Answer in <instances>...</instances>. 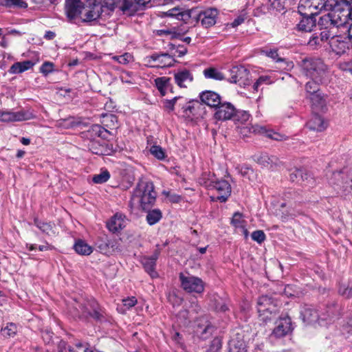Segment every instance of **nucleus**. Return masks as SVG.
Masks as SVG:
<instances>
[{
  "mask_svg": "<svg viewBox=\"0 0 352 352\" xmlns=\"http://www.w3.org/2000/svg\"><path fill=\"white\" fill-rule=\"evenodd\" d=\"M34 225L43 233L52 236L55 234L54 225L51 223L45 222L38 219H34Z\"/></svg>",
  "mask_w": 352,
  "mask_h": 352,
  "instance_id": "obj_34",
  "label": "nucleus"
},
{
  "mask_svg": "<svg viewBox=\"0 0 352 352\" xmlns=\"http://www.w3.org/2000/svg\"><path fill=\"white\" fill-rule=\"evenodd\" d=\"M230 77L229 78V82L231 83L245 84L244 78L248 76V71L243 66H235L233 67L230 70Z\"/></svg>",
  "mask_w": 352,
  "mask_h": 352,
  "instance_id": "obj_24",
  "label": "nucleus"
},
{
  "mask_svg": "<svg viewBox=\"0 0 352 352\" xmlns=\"http://www.w3.org/2000/svg\"><path fill=\"white\" fill-rule=\"evenodd\" d=\"M168 302L173 306V307H179L182 305L184 299L183 298L176 294L175 292H171L168 296Z\"/></svg>",
  "mask_w": 352,
  "mask_h": 352,
  "instance_id": "obj_45",
  "label": "nucleus"
},
{
  "mask_svg": "<svg viewBox=\"0 0 352 352\" xmlns=\"http://www.w3.org/2000/svg\"><path fill=\"white\" fill-rule=\"evenodd\" d=\"M197 104L198 105V103L197 102H186L185 105H183L182 104H179V106L182 107V108L184 110V112L188 116H190V114L192 116H194L195 113H194V109H195V105Z\"/></svg>",
  "mask_w": 352,
  "mask_h": 352,
  "instance_id": "obj_50",
  "label": "nucleus"
},
{
  "mask_svg": "<svg viewBox=\"0 0 352 352\" xmlns=\"http://www.w3.org/2000/svg\"><path fill=\"white\" fill-rule=\"evenodd\" d=\"M326 6L325 0H300L298 9L301 16H315Z\"/></svg>",
  "mask_w": 352,
  "mask_h": 352,
  "instance_id": "obj_8",
  "label": "nucleus"
},
{
  "mask_svg": "<svg viewBox=\"0 0 352 352\" xmlns=\"http://www.w3.org/2000/svg\"><path fill=\"white\" fill-rule=\"evenodd\" d=\"M163 193L170 202L178 203L181 199V197L179 195L171 193L170 191L164 190Z\"/></svg>",
  "mask_w": 352,
  "mask_h": 352,
  "instance_id": "obj_58",
  "label": "nucleus"
},
{
  "mask_svg": "<svg viewBox=\"0 0 352 352\" xmlns=\"http://www.w3.org/2000/svg\"><path fill=\"white\" fill-rule=\"evenodd\" d=\"M149 151L151 155L159 160H163L166 157L164 150L157 145L151 146Z\"/></svg>",
  "mask_w": 352,
  "mask_h": 352,
  "instance_id": "obj_40",
  "label": "nucleus"
},
{
  "mask_svg": "<svg viewBox=\"0 0 352 352\" xmlns=\"http://www.w3.org/2000/svg\"><path fill=\"white\" fill-rule=\"evenodd\" d=\"M179 280L182 289L190 294H202L205 289V283L201 278L190 274H179Z\"/></svg>",
  "mask_w": 352,
  "mask_h": 352,
  "instance_id": "obj_7",
  "label": "nucleus"
},
{
  "mask_svg": "<svg viewBox=\"0 0 352 352\" xmlns=\"http://www.w3.org/2000/svg\"><path fill=\"white\" fill-rule=\"evenodd\" d=\"M113 58L120 64L126 65L133 60V56L129 53H124L120 56H115Z\"/></svg>",
  "mask_w": 352,
  "mask_h": 352,
  "instance_id": "obj_51",
  "label": "nucleus"
},
{
  "mask_svg": "<svg viewBox=\"0 0 352 352\" xmlns=\"http://www.w3.org/2000/svg\"><path fill=\"white\" fill-rule=\"evenodd\" d=\"M200 99L202 102L213 108L214 109L221 102L220 95L213 91H205L200 94Z\"/></svg>",
  "mask_w": 352,
  "mask_h": 352,
  "instance_id": "obj_23",
  "label": "nucleus"
},
{
  "mask_svg": "<svg viewBox=\"0 0 352 352\" xmlns=\"http://www.w3.org/2000/svg\"><path fill=\"white\" fill-rule=\"evenodd\" d=\"M34 65L35 63L31 60L16 62L10 67L9 72L13 74H21L31 69Z\"/></svg>",
  "mask_w": 352,
  "mask_h": 352,
  "instance_id": "obj_30",
  "label": "nucleus"
},
{
  "mask_svg": "<svg viewBox=\"0 0 352 352\" xmlns=\"http://www.w3.org/2000/svg\"><path fill=\"white\" fill-rule=\"evenodd\" d=\"M263 53L265 54L267 56L273 58L274 60H276L277 62L281 61L284 62L285 61L283 58H278V53L276 50H265L263 51Z\"/></svg>",
  "mask_w": 352,
  "mask_h": 352,
  "instance_id": "obj_61",
  "label": "nucleus"
},
{
  "mask_svg": "<svg viewBox=\"0 0 352 352\" xmlns=\"http://www.w3.org/2000/svg\"><path fill=\"white\" fill-rule=\"evenodd\" d=\"M74 248L76 252L80 255L88 256L93 252V248L81 239L75 242Z\"/></svg>",
  "mask_w": 352,
  "mask_h": 352,
  "instance_id": "obj_32",
  "label": "nucleus"
},
{
  "mask_svg": "<svg viewBox=\"0 0 352 352\" xmlns=\"http://www.w3.org/2000/svg\"><path fill=\"white\" fill-rule=\"evenodd\" d=\"M236 113V108L229 102H221L214 109V118L218 121H226L233 118Z\"/></svg>",
  "mask_w": 352,
  "mask_h": 352,
  "instance_id": "obj_15",
  "label": "nucleus"
},
{
  "mask_svg": "<svg viewBox=\"0 0 352 352\" xmlns=\"http://www.w3.org/2000/svg\"><path fill=\"white\" fill-rule=\"evenodd\" d=\"M322 82V81L311 79V80L306 83L305 89L307 94V97L320 91L318 84Z\"/></svg>",
  "mask_w": 352,
  "mask_h": 352,
  "instance_id": "obj_39",
  "label": "nucleus"
},
{
  "mask_svg": "<svg viewBox=\"0 0 352 352\" xmlns=\"http://www.w3.org/2000/svg\"><path fill=\"white\" fill-rule=\"evenodd\" d=\"M107 12V7H104L100 3L94 4L92 6L85 8L83 15L80 16V19L82 22L85 23L105 19Z\"/></svg>",
  "mask_w": 352,
  "mask_h": 352,
  "instance_id": "obj_9",
  "label": "nucleus"
},
{
  "mask_svg": "<svg viewBox=\"0 0 352 352\" xmlns=\"http://www.w3.org/2000/svg\"><path fill=\"white\" fill-rule=\"evenodd\" d=\"M128 219L124 214L116 213L107 223V228L113 232H118L126 227Z\"/></svg>",
  "mask_w": 352,
  "mask_h": 352,
  "instance_id": "obj_22",
  "label": "nucleus"
},
{
  "mask_svg": "<svg viewBox=\"0 0 352 352\" xmlns=\"http://www.w3.org/2000/svg\"><path fill=\"white\" fill-rule=\"evenodd\" d=\"M176 84L180 87H187L193 80L192 73L187 69L179 70L174 75Z\"/></svg>",
  "mask_w": 352,
  "mask_h": 352,
  "instance_id": "obj_27",
  "label": "nucleus"
},
{
  "mask_svg": "<svg viewBox=\"0 0 352 352\" xmlns=\"http://www.w3.org/2000/svg\"><path fill=\"white\" fill-rule=\"evenodd\" d=\"M272 82L270 78L267 76H262L258 78L256 82L253 85V88L255 91H258L259 87L263 84H270Z\"/></svg>",
  "mask_w": 352,
  "mask_h": 352,
  "instance_id": "obj_54",
  "label": "nucleus"
},
{
  "mask_svg": "<svg viewBox=\"0 0 352 352\" xmlns=\"http://www.w3.org/2000/svg\"><path fill=\"white\" fill-rule=\"evenodd\" d=\"M190 305L189 306L190 311L184 310L180 312V315H182L184 318H187L189 312H193L197 314L201 310V307L198 304L197 300L195 298L192 299L190 302Z\"/></svg>",
  "mask_w": 352,
  "mask_h": 352,
  "instance_id": "obj_41",
  "label": "nucleus"
},
{
  "mask_svg": "<svg viewBox=\"0 0 352 352\" xmlns=\"http://www.w3.org/2000/svg\"><path fill=\"white\" fill-rule=\"evenodd\" d=\"M91 131L95 135H97L98 137L102 136V133L104 132H107V130L99 124H94L91 126Z\"/></svg>",
  "mask_w": 352,
  "mask_h": 352,
  "instance_id": "obj_62",
  "label": "nucleus"
},
{
  "mask_svg": "<svg viewBox=\"0 0 352 352\" xmlns=\"http://www.w3.org/2000/svg\"><path fill=\"white\" fill-rule=\"evenodd\" d=\"M159 253L155 252L151 256H144L142 258V263L146 272L152 277L155 278L157 276V273L155 270L156 261L158 258Z\"/></svg>",
  "mask_w": 352,
  "mask_h": 352,
  "instance_id": "obj_28",
  "label": "nucleus"
},
{
  "mask_svg": "<svg viewBox=\"0 0 352 352\" xmlns=\"http://www.w3.org/2000/svg\"><path fill=\"white\" fill-rule=\"evenodd\" d=\"M35 116L30 110L12 111L10 110L0 111V122H21L33 119Z\"/></svg>",
  "mask_w": 352,
  "mask_h": 352,
  "instance_id": "obj_10",
  "label": "nucleus"
},
{
  "mask_svg": "<svg viewBox=\"0 0 352 352\" xmlns=\"http://www.w3.org/2000/svg\"><path fill=\"white\" fill-rule=\"evenodd\" d=\"M203 73L206 78L213 79L216 80H222L224 79V75L223 73L214 67L205 69Z\"/></svg>",
  "mask_w": 352,
  "mask_h": 352,
  "instance_id": "obj_36",
  "label": "nucleus"
},
{
  "mask_svg": "<svg viewBox=\"0 0 352 352\" xmlns=\"http://www.w3.org/2000/svg\"><path fill=\"white\" fill-rule=\"evenodd\" d=\"M57 126L64 129H69L74 126L73 122L70 119H65L59 120Z\"/></svg>",
  "mask_w": 352,
  "mask_h": 352,
  "instance_id": "obj_64",
  "label": "nucleus"
},
{
  "mask_svg": "<svg viewBox=\"0 0 352 352\" xmlns=\"http://www.w3.org/2000/svg\"><path fill=\"white\" fill-rule=\"evenodd\" d=\"M219 11L216 8H207L199 12L197 21L206 28L213 26L216 22Z\"/></svg>",
  "mask_w": 352,
  "mask_h": 352,
  "instance_id": "obj_18",
  "label": "nucleus"
},
{
  "mask_svg": "<svg viewBox=\"0 0 352 352\" xmlns=\"http://www.w3.org/2000/svg\"><path fill=\"white\" fill-rule=\"evenodd\" d=\"M1 331L3 336L13 337L17 332V327L14 323H8Z\"/></svg>",
  "mask_w": 352,
  "mask_h": 352,
  "instance_id": "obj_47",
  "label": "nucleus"
},
{
  "mask_svg": "<svg viewBox=\"0 0 352 352\" xmlns=\"http://www.w3.org/2000/svg\"><path fill=\"white\" fill-rule=\"evenodd\" d=\"M170 78L166 76L157 78L155 80V86L162 96H165L166 94L167 89H169L170 86Z\"/></svg>",
  "mask_w": 352,
  "mask_h": 352,
  "instance_id": "obj_35",
  "label": "nucleus"
},
{
  "mask_svg": "<svg viewBox=\"0 0 352 352\" xmlns=\"http://www.w3.org/2000/svg\"><path fill=\"white\" fill-rule=\"evenodd\" d=\"M182 97H175L172 100H166L164 102V108L169 111H172L174 109L175 105L177 104L178 100H182Z\"/></svg>",
  "mask_w": 352,
  "mask_h": 352,
  "instance_id": "obj_53",
  "label": "nucleus"
},
{
  "mask_svg": "<svg viewBox=\"0 0 352 352\" xmlns=\"http://www.w3.org/2000/svg\"><path fill=\"white\" fill-rule=\"evenodd\" d=\"M120 79L122 82L127 83V84H133V78L131 76L130 73L128 72H124L121 74L120 75Z\"/></svg>",
  "mask_w": 352,
  "mask_h": 352,
  "instance_id": "obj_63",
  "label": "nucleus"
},
{
  "mask_svg": "<svg viewBox=\"0 0 352 352\" xmlns=\"http://www.w3.org/2000/svg\"><path fill=\"white\" fill-rule=\"evenodd\" d=\"M199 183L210 190H216L218 193L216 199L221 202L226 201L231 195L230 184L225 179L215 181L210 177V175L207 178L206 175H203L199 179Z\"/></svg>",
  "mask_w": 352,
  "mask_h": 352,
  "instance_id": "obj_4",
  "label": "nucleus"
},
{
  "mask_svg": "<svg viewBox=\"0 0 352 352\" xmlns=\"http://www.w3.org/2000/svg\"><path fill=\"white\" fill-rule=\"evenodd\" d=\"M338 30H335V33L329 38V43L333 52L338 55H342L349 50L352 44L346 37L338 35Z\"/></svg>",
  "mask_w": 352,
  "mask_h": 352,
  "instance_id": "obj_11",
  "label": "nucleus"
},
{
  "mask_svg": "<svg viewBox=\"0 0 352 352\" xmlns=\"http://www.w3.org/2000/svg\"><path fill=\"white\" fill-rule=\"evenodd\" d=\"M162 214L160 210L155 209L148 211L146 215V221L151 226L157 223L161 219Z\"/></svg>",
  "mask_w": 352,
  "mask_h": 352,
  "instance_id": "obj_38",
  "label": "nucleus"
},
{
  "mask_svg": "<svg viewBox=\"0 0 352 352\" xmlns=\"http://www.w3.org/2000/svg\"><path fill=\"white\" fill-rule=\"evenodd\" d=\"M232 224L236 228H241L245 226V221L242 217V214L239 212H235L232 217Z\"/></svg>",
  "mask_w": 352,
  "mask_h": 352,
  "instance_id": "obj_46",
  "label": "nucleus"
},
{
  "mask_svg": "<svg viewBox=\"0 0 352 352\" xmlns=\"http://www.w3.org/2000/svg\"><path fill=\"white\" fill-rule=\"evenodd\" d=\"M252 239L257 243H261L265 240V234L262 230H256L252 232Z\"/></svg>",
  "mask_w": 352,
  "mask_h": 352,
  "instance_id": "obj_55",
  "label": "nucleus"
},
{
  "mask_svg": "<svg viewBox=\"0 0 352 352\" xmlns=\"http://www.w3.org/2000/svg\"><path fill=\"white\" fill-rule=\"evenodd\" d=\"M82 313L85 316H89L96 320H100L103 317L102 309L94 300L87 302L85 305L82 306Z\"/></svg>",
  "mask_w": 352,
  "mask_h": 352,
  "instance_id": "obj_20",
  "label": "nucleus"
},
{
  "mask_svg": "<svg viewBox=\"0 0 352 352\" xmlns=\"http://www.w3.org/2000/svg\"><path fill=\"white\" fill-rule=\"evenodd\" d=\"M110 177V174L108 170H102L99 174L95 175L93 177V182L95 184H102L106 182Z\"/></svg>",
  "mask_w": 352,
  "mask_h": 352,
  "instance_id": "obj_44",
  "label": "nucleus"
},
{
  "mask_svg": "<svg viewBox=\"0 0 352 352\" xmlns=\"http://www.w3.org/2000/svg\"><path fill=\"white\" fill-rule=\"evenodd\" d=\"M229 352H247L246 344L243 336L237 333L231 338L228 344Z\"/></svg>",
  "mask_w": 352,
  "mask_h": 352,
  "instance_id": "obj_25",
  "label": "nucleus"
},
{
  "mask_svg": "<svg viewBox=\"0 0 352 352\" xmlns=\"http://www.w3.org/2000/svg\"><path fill=\"white\" fill-rule=\"evenodd\" d=\"M300 313L303 322L308 324L316 321H319L320 323V321L327 320L328 319L331 320L333 318L331 314H328L327 317L323 314L319 315L311 305H305L301 307Z\"/></svg>",
  "mask_w": 352,
  "mask_h": 352,
  "instance_id": "obj_12",
  "label": "nucleus"
},
{
  "mask_svg": "<svg viewBox=\"0 0 352 352\" xmlns=\"http://www.w3.org/2000/svg\"><path fill=\"white\" fill-rule=\"evenodd\" d=\"M138 302L135 297H129L122 300V305H118L117 309L119 312L124 314L131 307H134Z\"/></svg>",
  "mask_w": 352,
  "mask_h": 352,
  "instance_id": "obj_37",
  "label": "nucleus"
},
{
  "mask_svg": "<svg viewBox=\"0 0 352 352\" xmlns=\"http://www.w3.org/2000/svg\"><path fill=\"white\" fill-rule=\"evenodd\" d=\"M54 64L50 62H45L40 68V72L45 76H47L53 71Z\"/></svg>",
  "mask_w": 352,
  "mask_h": 352,
  "instance_id": "obj_56",
  "label": "nucleus"
},
{
  "mask_svg": "<svg viewBox=\"0 0 352 352\" xmlns=\"http://www.w3.org/2000/svg\"><path fill=\"white\" fill-rule=\"evenodd\" d=\"M151 0H124V6L123 10H129L135 4L138 5H145L146 3H148Z\"/></svg>",
  "mask_w": 352,
  "mask_h": 352,
  "instance_id": "obj_49",
  "label": "nucleus"
},
{
  "mask_svg": "<svg viewBox=\"0 0 352 352\" xmlns=\"http://www.w3.org/2000/svg\"><path fill=\"white\" fill-rule=\"evenodd\" d=\"M146 64L152 67H166L173 65V58L168 54H153L145 58Z\"/></svg>",
  "mask_w": 352,
  "mask_h": 352,
  "instance_id": "obj_16",
  "label": "nucleus"
},
{
  "mask_svg": "<svg viewBox=\"0 0 352 352\" xmlns=\"http://www.w3.org/2000/svg\"><path fill=\"white\" fill-rule=\"evenodd\" d=\"M311 102L312 108L314 110H322L326 106L325 96L320 91L308 96Z\"/></svg>",
  "mask_w": 352,
  "mask_h": 352,
  "instance_id": "obj_29",
  "label": "nucleus"
},
{
  "mask_svg": "<svg viewBox=\"0 0 352 352\" xmlns=\"http://www.w3.org/2000/svg\"><path fill=\"white\" fill-rule=\"evenodd\" d=\"M302 18L298 24V29L300 31L311 32L316 26V19L314 16H302Z\"/></svg>",
  "mask_w": 352,
  "mask_h": 352,
  "instance_id": "obj_31",
  "label": "nucleus"
},
{
  "mask_svg": "<svg viewBox=\"0 0 352 352\" xmlns=\"http://www.w3.org/2000/svg\"><path fill=\"white\" fill-rule=\"evenodd\" d=\"M85 6L80 0H66L65 12L69 21L76 22L83 15Z\"/></svg>",
  "mask_w": 352,
  "mask_h": 352,
  "instance_id": "obj_14",
  "label": "nucleus"
},
{
  "mask_svg": "<svg viewBox=\"0 0 352 352\" xmlns=\"http://www.w3.org/2000/svg\"><path fill=\"white\" fill-rule=\"evenodd\" d=\"M248 131L254 133L265 134L267 138L277 141H283L287 139L286 135L284 134H281L272 129H267L265 126L257 124L252 126L251 128H248L247 126L241 128L240 133L243 135H247L246 132Z\"/></svg>",
  "mask_w": 352,
  "mask_h": 352,
  "instance_id": "obj_13",
  "label": "nucleus"
},
{
  "mask_svg": "<svg viewBox=\"0 0 352 352\" xmlns=\"http://www.w3.org/2000/svg\"><path fill=\"white\" fill-rule=\"evenodd\" d=\"M233 118L236 122H240L241 124H245L250 120V115L245 111H237L236 109V113H234Z\"/></svg>",
  "mask_w": 352,
  "mask_h": 352,
  "instance_id": "obj_42",
  "label": "nucleus"
},
{
  "mask_svg": "<svg viewBox=\"0 0 352 352\" xmlns=\"http://www.w3.org/2000/svg\"><path fill=\"white\" fill-rule=\"evenodd\" d=\"M214 327L208 321V318L203 316L197 321L196 333L202 339L208 338L212 333Z\"/></svg>",
  "mask_w": 352,
  "mask_h": 352,
  "instance_id": "obj_21",
  "label": "nucleus"
},
{
  "mask_svg": "<svg viewBox=\"0 0 352 352\" xmlns=\"http://www.w3.org/2000/svg\"><path fill=\"white\" fill-rule=\"evenodd\" d=\"M320 27L321 30L320 34H314L309 40L308 44L311 47H316L321 46L324 42L329 41L331 36L335 33V31H333L331 28Z\"/></svg>",
  "mask_w": 352,
  "mask_h": 352,
  "instance_id": "obj_19",
  "label": "nucleus"
},
{
  "mask_svg": "<svg viewBox=\"0 0 352 352\" xmlns=\"http://www.w3.org/2000/svg\"><path fill=\"white\" fill-rule=\"evenodd\" d=\"M307 126L310 130L321 132L327 129V122L319 114L314 113L307 122Z\"/></svg>",
  "mask_w": 352,
  "mask_h": 352,
  "instance_id": "obj_26",
  "label": "nucleus"
},
{
  "mask_svg": "<svg viewBox=\"0 0 352 352\" xmlns=\"http://www.w3.org/2000/svg\"><path fill=\"white\" fill-rule=\"evenodd\" d=\"M168 17L174 18L179 21H185L189 18V14L179 8H172L164 13Z\"/></svg>",
  "mask_w": 352,
  "mask_h": 352,
  "instance_id": "obj_33",
  "label": "nucleus"
},
{
  "mask_svg": "<svg viewBox=\"0 0 352 352\" xmlns=\"http://www.w3.org/2000/svg\"><path fill=\"white\" fill-rule=\"evenodd\" d=\"M222 346L221 340L219 338H214L210 343L208 352H218Z\"/></svg>",
  "mask_w": 352,
  "mask_h": 352,
  "instance_id": "obj_52",
  "label": "nucleus"
},
{
  "mask_svg": "<svg viewBox=\"0 0 352 352\" xmlns=\"http://www.w3.org/2000/svg\"><path fill=\"white\" fill-rule=\"evenodd\" d=\"M241 173L243 177H247L249 179L254 176V170L248 166H243L241 169Z\"/></svg>",
  "mask_w": 352,
  "mask_h": 352,
  "instance_id": "obj_60",
  "label": "nucleus"
},
{
  "mask_svg": "<svg viewBox=\"0 0 352 352\" xmlns=\"http://www.w3.org/2000/svg\"><path fill=\"white\" fill-rule=\"evenodd\" d=\"M157 34L160 35V36H162V35H166V36H170V38H176L177 36V32H175V28L174 29H164V30H157Z\"/></svg>",
  "mask_w": 352,
  "mask_h": 352,
  "instance_id": "obj_59",
  "label": "nucleus"
},
{
  "mask_svg": "<svg viewBox=\"0 0 352 352\" xmlns=\"http://www.w3.org/2000/svg\"><path fill=\"white\" fill-rule=\"evenodd\" d=\"M300 179H303L302 170L301 169H294L290 173V179L292 182H299Z\"/></svg>",
  "mask_w": 352,
  "mask_h": 352,
  "instance_id": "obj_57",
  "label": "nucleus"
},
{
  "mask_svg": "<svg viewBox=\"0 0 352 352\" xmlns=\"http://www.w3.org/2000/svg\"><path fill=\"white\" fill-rule=\"evenodd\" d=\"M338 293L344 298H352V285L350 283L340 284L338 288Z\"/></svg>",
  "mask_w": 352,
  "mask_h": 352,
  "instance_id": "obj_43",
  "label": "nucleus"
},
{
  "mask_svg": "<svg viewBox=\"0 0 352 352\" xmlns=\"http://www.w3.org/2000/svg\"><path fill=\"white\" fill-rule=\"evenodd\" d=\"M292 331V324L291 318L287 316H281L276 322V327L274 329L272 336L280 338L285 336Z\"/></svg>",
  "mask_w": 352,
  "mask_h": 352,
  "instance_id": "obj_17",
  "label": "nucleus"
},
{
  "mask_svg": "<svg viewBox=\"0 0 352 352\" xmlns=\"http://www.w3.org/2000/svg\"><path fill=\"white\" fill-rule=\"evenodd\" d=\"M329 184L336 194L344 199L352 198V170L349 168L327 175Z\"/></svg>",
  "mask_w": 352,
  "mask_h": 352,
  "instance_id": "obj_2",
  "label": "nucleus"
},
{
  "mask_svg": "<svg viewBox=\"0 0 352 352\" xmlns=\"http://www.w3.org/2000/svg\"><path fill=\"white\" fill-rule=\"evenodd\" d=\"M277 302L268 296H262L257 301V310L261 320H270L277 311Z\"/></svg>",
  "mask_w": 352,
  "mask_h": 352,
  "instance_id": "obj_6",
  "label": "nucleus"
},
{
  "mask_svg": "<svg viewBox=\"0 0 352 352\" xmlns=\"http://www.w3.org/2000/svg\"><path fill=\"white\" fill-rule=\"evenodd\" d=\"M274 160H276L274 157H270L267 154H261L256 158V161L258 164L263 166H269L271 163L274 162Z\"/></svg>",
  "mask_w": 352,
  "mask_h": 352,
  "instance_id": "obj_48",
  "label": "nucleus"
},
{
  "mask_svg": "<svg viewBox=\"0 0 352 352\" xmlns=\"http://www.w3.org/2000/svg\"><path fill=\"white\" fill-rule=\"evenodd\" d=\"M352 21V5L349 0H337L330 12L320 16L318 25L333 31L345 28Z\"/></svg>",
  "mask_w": 352,
  "mask_h": 352,
  "instance_id": "obj_1",
  "label": "nucleus"
},
{
  "mask_svg": "<svg viewBox=\"0 0 352 352\" xmlns=\"http://www.w3.org/2000/svg\"><path fill=\"white\" fill-rule=\"evenodd\" d=\"M156 195L152 182H142L135 190L131 203L133 206H140L143 210H146L154 204Z\"/></svg>",
  "mask_w": 352,
  "mask_h": 352,
  "instance_id": "obj_3",
  "label": "nucleus"
},
{
  "mask_svg": "<svg viewBox=\"0 0 352 352\" xmlns=\"http://www.w3.org/2000/svg\"><path fill=\"white\" fill-rule=\"evenodd\" d=\"M301 67L307 76L319 81H322L327 69L323 60L318 58L304 59Z\"/></svg>",
  "mask_w": 352,
  "mask_h": 352,
  "instance_id": "obj_5",
  "label": "nucleus"
}]
</instances>
